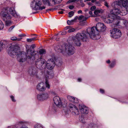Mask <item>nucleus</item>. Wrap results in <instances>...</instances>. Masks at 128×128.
I'll use <instances>...</instances> for the list:
<instances>
[{
  "label": "nucleus",
  "instance_id": "f257e3e1",
  "mask_svg": "<svg viewBox=\"0 0 128 128\" xmlns=\"http://www.w3.org/2000/svg\"><path fill=\"white\" fill-rule=\"evenodd\" d=\"M34 47V45L32 44L30 47V48L27 49L26 47V55L22 53L21 52L18 50V47L17 46H12L9 48L10 49L12 50H15L13 51L12 52H9V54L12 56L11 53H16L18 57L17 60L18 61L20 62H25L27 59H28L30 62L32 63L33 62L35 59L36 56L37 52L31 49V48H32Z\"/></svg>",
  "mask_w": 128,
  "mask_h": 128
},
{
  "label": "nucleus",
  "instance_id": "f03ea898",
  "mask_svg": "<svg viewBox=\"0 0 128 128\" xmlns=\"http://www.w3.org/2000/svg\"><path fill=\"white\" fill-rule=\"evenodd\" d=\"M106 28V27L103 23L98 22L96 24V26L87 28L86 31L91 38L96 40L99 39L100 38L99 32L104 31Z\"/></svg>",
  "mask_w": 128,
  "mask_h": 128
},
{
  "label": "nucleus",
  "instance_id": "7ed1b4c3",
  "mask_svg": "<svg viewBox=\"0 0 128 128\" xmlns=\"http://www.w3.org/2000/svg\"><path fill=\"white\" fill-rule=\"evenodd\" d=\"M0 14L1 17L4 20L10 19L11 15L16 18L18 17L13 7L8 6L4 8L1 12Z\"/></svg>",
  "mask_w": 128,
  "mask_h": 128
},
{
  "label": "nucleus",
  "instance_id": "20e7f679",
  "mask_svg": "<svg viewBox=\"0 0 128 128\" xmlns=\"http://www.w3.org/2000/svg\"><path fill=\"white\" fill-rule=\"evenodd\" d=\"M54 50L56 52L62 53L65 50L67 54L69 56L73 54L76 52L75 48L70 44L66 46L64 45L61 46H56L55 47Z\"/></svg>",
  "mask_w": 128,
  "mask_h": 128
},
{
  "label": "nucleus",
  "instance_id": "39448f33",
  "mask_svg": "<svg viewBox=\"0 0 128 128\" xmlns=\"http://www.w3.org/2000/svg\"><path fill=\"white\" fill-rule=\"evenodd\" d=\"M85 32L83 31L82 32L77 33L73 38V41L76 46H80L81 45L80 40L84 42L88 40V37Z\"/></svg>",
  "mask_w": 128,
  "mask_h": 128
},
{
  "label": "nucleus",
  "instance_id": "423d86ee",
  "mask_svg": "<svg viewBox=\"0 0 128 128\" xmlns=\"http://www.w3.org/2000/svg\"><path fill=\"white\" fill-rule=\"evenodd\" d=\"M119 1H116L112 3L111 5L114 8L110 12L111 13L115 15L120 14L121 16H124L127 14L126 11V10H122L121 11L116 7L120 5Z\"/></svg>",
  "mask_w": 128,
  "mask_h": 128
},
{
  "label": "nucleus",
  "instance_id": "0eeeda50",
  "mask_svg": "<svg viewBox=\"0 0 128 128\" xmlns=\"http://www.w3.org/2000/svg\"><path fill=\"white\" fill-rule=\"evenodd\" d=\"M42 2L40 0H33L31 3L30 6L32 10H42L46 8L44 6H42Z\"/></svg>",
  "mask_w": 128,
  "mask_h": 128
},
{
  "label": "nucleus",
  "instance_id": "6e6552de",
  "mask_svg": "<svg viewBox=\"0 0 128 128\" xmlns=\"http://www.w3.org/2000/svg\"><path fill=\"white\" fill-rule=\"evenodd\" d=\"M45 60L41 56L39 58L36 59L35 62V64L37 68L42 70L45 68Z\"/></svg>",
  "mask_w": 128,
  "mask_h": 128
},
{
  "label": "nucleus",
  "instance_id": "1a4fd4ad",
  "mask_svg": "<svg viewBox=\"0 0 128 128\" xmlns=\"http://www.w3.org/2000/svg\"><path fill=\"white\" fill-rule=\"evenodd\" d=\"M56 60V58L55 57L48 59L45 64V68H46L50 70L53 69L55 65Z\"/></svg>",
  "mask_w": 128,
  "mask_h": 128
},
{
  "label": "nucleus",
  "instance_id": "9d476101",
  "mask_svg": "<svg viewBox=\"0 0 128 128\" xmlns=\"http://www.w3.org/2000/svg\"><path fill=\"white\" fill-rule=\"evenodd\" d=\"M110 36L115 39L121 37L122 32L120 30L117 28H114L110 31Z\"/></svg>",
  "mask_w": 128,
  "mask_h": 128
},
{
  "label": "nucleus",
  "instance_id": "9b49d317",
  "mask_svg": "<svg viewBox=\"0 0 128 128\" xmlns=\"http://www.w3.org/2000/svg\"><path fill=\"white\" fill-rule=\"evenodd\" d=\"M46 84L43 82L39 83L36 86V89L39 91H44L45 90L46 87L48 88H50V85L48 81L46 79Z\"/></svg>",
  "mask_w": 128,
  "mask_h": 128
},
{
  "label": "nucleus",
  "instance_id": "f8f14e48",
  "mask_svg": "<svg viewBox=\"0 0 128 128\" xmlns=\"http://www.w3.org/2000/svg\"><path fill=\"white\" fill-rule=\"evenodd\" d=\"M49 96V95L47 93L43 92L37 94L36 98L38 101L42 102L47 99Z\"/></svg>",
  "mask_w": 128,
  "mask_h": 128
},
{
  "label": "nucleus",
  "instance_id": "ddd939ff",
  "mask_svg": "<svg viewBox=\"0 0 128 128\" xmlns=\"http://www.w3.org/2000/svg\"><path fill=\"white\" fill-rule=\"evenodd\" d=\"M68 106L72 114L76 115L79 114V113L78 109L75 105L71 103H70Z\"/></svg>",
  "mask_w": 128,
  "mask_h": 128
},
{
  "label": "nucleus",
  "instance_id": "4468645a",
  "mask_svg": "<svg viewBox=\"0 0 128 128\" xmlns=\"http://www.w3.org/2000/svg\"><path fill=\"white\" fill-rule=\"evenodd\" d=\"M38 70L35 67H31L28 70V73L30 75L32 76H37L38 72Z\"/></svg>",
  "mask_w": 128,
  "mask_h": 128
},
{
  "label": "nucleus",
  "instance_id": "2eb2a0df",
  "mask_svg": "<svg viewBox=\"0 0 128 128\" xmlns=\"http://www.w3.org/2000/svg\"><path fill=\"white\" fill-rule=\"evenodd\" d=\"M54 101L55 104L58 106L60 107L62 106V102L59 96H54Z\"/></svg>",
  "mask_w": 128,
  "mask_h": 128
},
{
  "label": "nucleus",
  "instance_id": "dca6fc26",
  "mask_svg": "<svg viewBox=\"0 0 128 128\" xmlns=\"http://www.w3.org/2000/svg\"><path fill=\"white\" fill-rule=\"evenodd\" d=\"M79 107L80 111L82 114H87L88 113V108L86 106L82 105H80Z\"/></svg>",
  "mask_w": 128,
  "mask_h": 128
},
{
  "label": "nucleus",
  "instance_id": "f3484780",
  "mask_svg": "<svg viewBox=\"0 0 128 128\" xmlns=\"http://www.w3.org/2000/svg\"><path fill=\"white\" fill-rule=\"evenodd\" d=\"M29 123L28 122L24 120L19 121L18 122V123L19 125L22 126L20 128H28L26 125Z\"/></svg>",
  "mask_w": 128,
  "mask_h": 128
},
{
  "label": "nucleus",
  "instance_id": "a211bd4d",
  "mask_svg": "<svg viewBox=\"0 0 128 128\" xmlns=\"http://www.w3.org/2000/svg\"><path fill=\"white\" fill-rule=\"evenodd\" d=\"M116 63V60H113L108 65V67L110 69L113 68L115 66Z\"/></svg>",
  "mask_w": 128,
  "mask_h": 128
},
{
  "label": "nucleus",
  "instance_id": "6ab92c4d",
  "mask_svg": "<svg viewBox=\"0 0 128 128\" xmlns=\"http://www.w3.org/2000/svg\"><path fill=\"white\" fill-rule=\"evenodd\" d=\"M46 74H45V77L47 78L50 79L52 78L54 76V74L52 73L49 72L48 71H46Z\"/></svg>",
  "mask_w": 128,
  "mask_h": 128
},
{
  "label": "nucleus",
  "instance_id": "aec40b11",
  "mask_svg": "<svg viewBox=\"0 0 128 128\" xmlns=\"http://www.w3.org/2000/svg\"><path fill=\"white\" fill-rule=\"evenodd\" d=\"M122 6L126 9L128 6V0H120Z\"/></svg>",
  "mask_w": 128,
  "mask_h": 128
},
{
  "label": "nucleus",
  "instance_id": "412c9836",
  "mask_svg": "<svg viewBox=\"0 0 128 128\" xmlns=\"http://www.w3.org/2000/svg\"><path fill=\"white\" fill-rule=\"evenodd\" d=\"M10 46L8 48V54L11 56L13 58H14V56H15V55H16V56H17V58L18 57V56H17V55L16 54V53H11L12 54V55H13L12 56H11V55H10L9 54H8V52H12L13 51H14V50H10V49L9 48H10L12 47V46H14V45H12L11 46Z\"/></svg>",
  "mask_w": 128,
  "mask_h": 128
},
{
  "label": "nucleus",
  "instance_id": "4be33fe9",
  "mask_svg": "<svg viewBox=\"0 0 128 128\" xmlns=\"http://www.w3.org/2000/svg\"><path fill=\"white\" fill-rule=\"evenodd\" d=\"M114 20L112 19H110L108 18H107L104 19V21L106 23L110 24L112 23L113 21Z\"/></svg>",
  "mask_w": 128,
  "mask_h": 128
},
{
  "label": "nucleus",
  "instance_id": "5701e85b",
  "mask_svg": "<svg viewBox=\"0 0 128 128\" xmlns=\"http://www.w3.org/2000/svg\"><path fill=\"white\" fill-rule=\"evenodd\" d=\"M84 116V115H82L79 117V120L82 123H85L86 122Z\"/></svg>",
  "mask_w": 128,
  "mask_h": 128
},
{
  "label": "nucleus",
  "instance_id": "b1692460",
  "mask_svg": "<svg viewBox=\"0 0 128 128\" xmlns=\"http://www.w3.org/2000/svg\"><path fill=\"white\" fill-rule=\"evenodd\" d=\"M4 3L5 4L9 6V5H10L11 7L12 6V2L9 0H6L4 2Z\"/></svg>",
  "mask_w": 128,
  "mask_h": 128
},
{
  "label": "nucleus",
  "instance_id": "393cba45",
  "mask_svg": "<svg viewBox=\"0 0 128 128\" xmlns=\"http://www.w3.org/2000/svg\"><path fill=\"white\" fill-rule=\"evenodd\" d=\"M44 4H48L49 6H52V5L51 4L49 0H42Z\"/></svg>",
  "mask_w": 128,
  "mask_h": 128
},
{
  "label": "nucleus",
  "instance_id": "a878e982",
  "mask_svg": "<svg viewBox=\"0 0 128 128\" xmlns=\"http://www.w3.org/2000/svg\"><path fill=\"white\" fill-rule=\"evenodd\" d=\"M6 20L5 25L7 26H9L11 25L12 24V22L10 20Z\"/></svg>",
  "mask_w": 128,
  "mask_h": 128
},
{
  "label": "nucleus",
  "instance_id": "bb28decb",
  "mask_svg": "<svg viewBox=\"0 0 128 128\" xmlns=\"http://www.w3.org/2000/svg\"><path fill=\"white\" fill-rule=\"evenodd\" d=\"M123 23L127 30H128V22L126 20H123Z\"/></svg>",
  "mask_w": 128,
  "mask_h": 128
},
{
  "label": "nucleus",
  "instance_id": "cd10ccee",
  "mask_svg": "<svg viewBox=\"0 0 128 128\" xmlns=\"http://www.w3.org/2000/svg\"><path fill=\"white\" fill-rule=\"evenodd\" d=\"M6 43V42H3L1 44H0V51H1L3 47H5V46H6V44H5V43Z\"/></svg>",
  "mask_w": 128,
  "mask_h": 128
},
{
  "label": "nucleus",
  "instance_id": "c85d7f7f",
  "mask_svg": "<svg viewBox=\"0 0 128 128\" xmlns=\"http://www.w3.org/2000/svg\"><path fill=\"white\" fill-rule=\"evenodd\" d=\"M34 128H44L43 126L40 124H37L34 126Z\"/></svg>",
  "mask_w": 128,
  "mask_h": 128
},
{
  "label": "nucleus",
  "instance_id": "c756f323",
  "mask_svg": "<svg viewBox=\"0 0 128 128\" xmlns=\"http://www.w3.org/2000/svg\"><path fill=\"white\" fill-rule=\"evenodd\" d=\"M4 27V24L3 22L1 20H0V30H2Z\"/></svg>",
  "mask_w": 128,
  "mask_h": 128
},
{
  "label": "nucleus",
  "instance_id": "7c9ffc66",
  "mask_svg": "<svg viewBox=\"0 0 128 128\" xmlns=\"http://www.w3.org/2000/svg\"><path fill=\"white\" fill-rule=\"evenodd\" d=\"M11 39L12 40H17V41H19L20 40L21 38H18L16 37H12L11 38Z\"/></svg>",
  "mask_w": 128,
  "mask_h": 128
},
{
  "label": "nucleus",
  "instance_id": "2f4dec72",
  "mask_svg": "<svg viewBox=\"0 0 128 128\" xmlns=\"http://www.w3.org/2000/svg\"><path fill=\"white\" fill-rule=\"evenodd\" d=\"M97 128L96 125L94 124H90L89 126V128Z\"/></svg>",
  "mask_w": 128,
  "mask_h": 128
},
{
  "label": "nucleus",
  "instance_id": "473e14b6",
  "mask_svg": "<svg viewBox=\"0 0 128 128\" xmlns=\"http://www.w3.org/2000/svg\"><path fill=\"white\" fill-rule=\"evenodd\" d=\"M68 99L70 101L72 102L74 100V97L70 96H68L67 97Z\"/></svg>",
  "mask_w": 128,
  "mask_h": 128
},
{
  "label": "nucleus",
  "instance_id": "72a5a7b5",
  "mask_svg": "<svg viewBox=\"0 0 128 128\" xmlns=\"http://www.w3.org/2000/svg\"><path fill=\"white\" fill-rule=\"evenodd\" d=\"M62 0H52V1L54 2V4H59L60 3Z\"/></svg>",
  "mask_w": 128,
  "mask_h": 128
},
{
  "label": "nucleus",
  "instance_id": "f704fd0d",
  "mask_svg": "<svg viewBox=\"0 0 128 128\" xmlns=\"http://www.w3.org/2000/svg\"><path fill=\"white\" fill-rule=\"evenodd\" d=\"M36 38H27L26 40V41L29 42H31L32 41L35 40Z\"/></svg>",
  "mask_w": 128,
  "mask_h": 128
},
{
  "label": "nucleus",
  "instance_id": "c9c22d12",
  "mask_svg": "<svg viewBox=\"0 0 128 128\" xmlns=\"http://www.w3.org/2000/svg\"><path fill=\"white\" fill-rule=\"evenodd\" d=\"M39 52L40 55H42L45 54L46 52V51L42 49L39 51Z\"/></svg>",
  "mask_w": 128,
  "mask_h": 128
},
{
  "label": "nucleus",
  "instance_id": "e433bc0d",
  "mask_svg": "<svg viewBox=\"0 0 128 128\" xmlns=\"http://www.w3.org/2000/svg\"><path fill=\"white\" fill-rule=\"evenodd\" d=\"M74 22V20H68L67 21V23L69 25L72 24Z\"/></svg>",
  "mask_w": 128,
  "mask_h": 128
},
{
  "label": "nucleus",
  "instance_id": "4c0bfd02",
  "mask_svg": "<svg viewBox=\"0 0 128 128\" xmlns=\"http://www.w3.org/2000/svg\"><path fill=\"white\" fill-rule=\"evenodd\" d=\"M100 12V10H96L94 12V14L96 15H97Z\"/></svg>",
  "mask_w": 128,
  "mask_h": 128
},
{
  "label": "nucleus",
  "instance_id": "58836bf2",
  "mask_svg": "<svg viewBox=\"0 0 128 128\" xmlns=\"http://www.w3.org/2000/svg\"><path fill=\"white\" fill-rule=\"evenodd\" d=\"M10 97L11 99L12 102H14L16 101V100L15 99L14 97L12 95H11L10 96Z\"/></svg>",
  "mask_w": 128,
  "mask_h": 128
},
{
  "label": "nucleus",
  "instance_id": "ea45409f",
  "mask_svg": "<svg viewBox=\"0 0 128 128\" xmlns=\"http://www.w3.org/2000/svg\"><path fill=\"white\" fill-rule=\"evenodd\" d=\"M74 14V12L73 11H71L69 12L68 13L69 15V17H71L73 16Z\"/></svg>",
  "mask_w": 128,
  "mask_h": 128
},
{
  "label": "nucleus",
  "instance_id": "a19ab883",
  "mask_svg": "<svg viewBox=\"0 0 128 128\" xmlns=\"http://www.w3.org/2000/svg\"><path fill=\"white\" fill-rule=\"evenodd\" d=\"M75 30L74 28H72L71 29H69L68 30V32L70 33L74 32Z\"/></svg>",
  "mask_w": 128,
  "mask_h": 128
},
{
  "label": "nucleus",
  "instance_id": "79ce46f5",
  "mask_svg": "<svg viewBox=\"0 0 128 128\" xmlns=\"http://www.w3.org/2000/svg\"><path fill=\"white\" fill-rule=\"evenodd\" d=\"M74 100L72 102L76 103H78V100L77 98H74Z\"/></svg>",
  "mask_w": 128,
  "mask_h": 128
},
{
  "label": "nucleus",
  "instance_id": "37998d69",
  "mask_svg": "<svg viewBox=\"0 0 128 128\" xmlns=\"http://www.w3.org/2000/svg\"><path fill=\"white\" fill-rule=\"evenodd\" d=\"M15 27L14 26H11L10 27V28L8 30V31L9 32H11L12 30L13 29V28H14Z\"/></svg>",
  "mask_w": 128,
  "mask_h": 128
},
{
  "label": "nucleus",
  "instance_id": "c03bdc74",
  "mask_svg": "<svg viewBox=\"0 0 128 128\" xmlns=\"http://www.w3.org/2000/svg\"><path fill=\"white\" fill-rule=\"evenodd\" d=\"M100 93L102 94H104L105 93L104 90L100 88Z\"/></svg>",
  "mask_w": 128,
  "mask_h": 128
},
{
  "label": "nucleus",
  "instance_id": "a18cd8bd",
  "mask_svg": "<svg viewBox=\"0 0 128 128\" xmlns=\"http://www.w3.org/2000/svg\"><path fill=\"white\" fill-rule=\"evenodd\" d=\"M96 7L95 6H92L90 8V10H94L96 9Z\"/></svg>",
  "mask_w": 128,
  "mask_h": 128
},
{
  "label": "nucleus",
  "instance_id": "49530a36",
  "mask_svg": "<svg viewBox=\"0 0 128 128\" xmlns=\"http://www.w3.org/2000/svg\"><path fill=\"white\" fill-rule=\"evenodd\" d=\"M84 18V16H80L78 18V20H81L82 19Z\"/></svg>",
  "mask_w": 128,
  "mask_h": 128
},
{
  "label": "nucleus",
  "instance_id": "de8ad7c7",
  "mask_svg": "<svg viewBox=\"0 0 128 128\" xmlns=\"http://www.w3.org/2000/svg\"><path fill=\"white\" fill-rule=\"evenodd\" d=\"M51 93L52 94L54 95H57L56 92L54 91H52Z\"/></svg>",
  "mask_w": 128,
  "mask_h": 128
},
{
  "label": "nucleus",
  "instance_id": "09e8293b",
  "mask_svg": "<svg viewBox=\"0 0 128 128\" xmlns=\"http://www.w3.org/2000/svg\"><path fill=\"white\" fill-rule=\"evenodd\" d=\"M74 8V6H73L70 5L69 6V8L70 10Z\"/></svg>",
  "mask_w": 128,
  "mask_h": 128
},
{
  "label": "nucleus",
  "instance_id": "8fccbe9b",
  "mask_svg": "<svg viewBox=\"0 0 128 128\" xmlns=\"http://www.w3.org/2000/svg\"><path fill=\"white\" fill-rule=\"evenodd\" d=\"M104 5L107 7L108 8L109 7L107 3L106 2H104Z\"/></svg>",
  "mask_w": 128,
  "mask_h": 128
},
{
  "label": "nucleus",
  "instance_id": "3c124183",
  "mask_svg": "<svg viewBox=\"0 0 128 128\" xmlns=\"http://www.w3.org/2000/svg\"><path fill=\"white\" fill-rule=\"evenodd\" d=\"M89 14L91 15V16L92 17H94V16L92 15V11H89Z\"/></svg>",
  "mask_w": 128,
  "mask_h": 128
},
{
  "label": "nucleus",
  "instance_id": "603ef678",
  "mask_svg": "<svg viewBox=\"0 0 128 128\" xmlns=\"http://www.w3.org/2000/svg\"><path fill=\"white\" fill-rule=\"evenodd\" d=\"M26 36V35L25 34H20L18 35L19 37H23L25 36Z\"/></svg>",
  "mask_w": 128,
  "mask_h": 128
},
{
  "label": "nucleus",
  "instance_id": "864d4df0",
  "mask_svg": "<svg viewBox=\"0 0 128 128\" xmlns=\"http://www.w3.org/2000/svg\"><path fill=\"white\" fill-rule=\"evenodd\" d=\"M106 62L108 64H110L111 63V62L110 61V60H106Z\"/></svg>",
  "mask_w": 128,
  "mask_h": 128
},
{
  "label": "nucleus",
  "instance_id": "5fc2aeb1",
  "mask_svg": "<svg viewBox=\"0 0 128 128\" xmlns=\"http://www.w3.org/2000/svg\"><path fill=\"white\" fill-rule=\"evenodd\" d=\"M96 4H97V5L98 6H101V4H100L99 2H96Z\"/></svg>",
  "mask_w": 128,
  "mask_h": 128
},
{
  "label": "nucleus",
  "instance_id": "6e6d98bb",
  "mask_svg": "<svg viewBox=\"0 0 128 128\" xmlns=\"http://www.w3.org/2000/svg\"><path fill=\"white\" fill-rule=\"evenodd\" d=\"M88 18V17H84V18H83L82 20L83 21H86L87 19Z\"/></svg>",
  "mask_w": 128,
  "mask_h": 128
},
{
  "label": "nucleus",
  "instance_id": "4d7b16f0",
  "mask_svg": "<svg viewBox=\"0 0 128 128\" xmlns=\"http://www.w3.org/2000/svg\"><path fill=\"white\" fill-rule=\"evenodd\" d=\"M82 81V79L81 78H79L77 79V81L79 82H80Z\"/></svg>",
  "mask_w": 128,
  "mask_h": 128
},
{
  "label": "nucleus",
  "instance_id": "13d9d810",
  "mask_svg": "<svg viewBox=\"0 0 128 128\" xmlns=\"http://www.w3.org/2000/svg\"><path fill=\"white\" fill-rule=\"evenodd\" d=\"M78 18V17L77 16H76L73 20H74V22H75L76 20Z\"/></svg>",
  "mask_w": 128,
  "mask_h": 128
},
{
  "label": "nucleus",
  "instance_id": "bf43d9fd",
  "mask_svg": "<svg viewBox=\"0 0 128 128\" xmlns=\"http://www.w3.org/2000/svg\"><path fill=\"white\" fill-rule=\"evenodd\" d=\"M78 13L79 14L82 13V11L81 10H79L78 12Z\"/></svg>",
  "mask_w": 128,
  "mask_h": 128
},
{
  "label": "nucleus",
  "instance_id": "052dcab7",
  "mask_svg": "<svg viewBox=\"0 0 128 128\" xmlns=\"http://www.w3.org/2000/svg\"><path fill=\"white\" fill-rule=\"evenodd\" d=\"M79 0H72L73 2H77L79 1Z\"/></svg>",
  "mask_w": 128,
  "mask_h": 128
},
{
  "label": "nucleus",
  "instance_id": "680f3d73",
  "mask_svg": "<svg viewBox=\"0 0 128 128\" xmlns=\"http://www.w3.org/2000/svg\"><path fill=\"white\" fill-rule=\"evenodd\" d=\"M72 0H70L68 2V3H70L72 2H73Z\"/></svg>",
  "mask_w": 128,
  "mask_h": 128
},
{
  "label": "nucleus",
  "instance_id": "e2e57ef3",
  "mask_svg": "<svg viewBox=\"0 0 128 128\" xmlns=\"http://www.w3.org/2000/svg\"><path fill=\"white\" fill-rule=\"evenodd\" d=\"M58 13L59 14H62L63 13V12L62 11H59L58 12Z\"/></svg>",
  "mask_w": 128,
  "mask_h": 128
},
{
  "label": "nucleus",
  "instance_id": "0e129e2a",
  "mask_svg": "<svg viewBox=\"0 0 128 128\" xmlns=\"http://www.w3.org/2000/svg\"><path fill=\"white\" fill-rule=\"evenodd\" d=\"M88 4L89 5L92 6L93 5V4L91 3V2H89L88 3Z\"/></svg>",
  "mask_w": 128,
  "mask_h": 128
},
{
  "label": "nucleus",
  "instance_id": "69168bd1",
  "mask_svg": "<svg viewBox=\"0 0 128 128\" xmlns=\"http://www.w3.org/2000/svg\"><path fill=\"white\" fill-rule=\"evenodd\" d=\"M126 10H126V11L127 12H128V6H127V7H126Z\"/></svg>",
  "mask_w": 128,
  "mask_h": 128
},
{
  "label": "nucleus",
  "instance_id": "338daca9",
  "mask_svg": "<svg viewBox=\"0 0 128 128\" xmlns=\"http://www.w3.org/2000/svg\"><path fill=\"white\" fill-rule=\"evenodd\" d=\"M85 5L84 4H81V6L82 7H83Z\"/></svg>",
  "mask_w": 128,
  "mask_h": 128
},
{
  "label": "nucleus",
  "instance_id": "774afa93",
  "mask_svg": "<svg viewBox=\"0 0 128 128\" xmlns=\"http://www.w3.org/2000/svg\"><path fill=\"white\" fill-rule=\"evenodd\" d=\"M96 0H92V3H94V2H96Z\"/></svg>",
  "mask_w": 128,
  "mask_h": 128
}]
</instances>
